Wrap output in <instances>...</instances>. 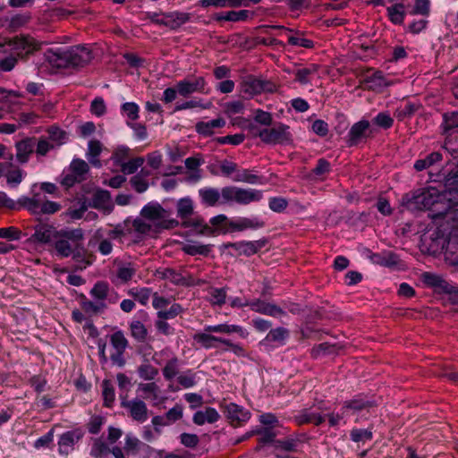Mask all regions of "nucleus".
<instances>
[{"instance_id": "a19ab883", "label": "nucleus", "mask_w": 458, "mask_h": 458, "mask_svg": "<svg viewBox=\"0 0 458 458\" xmlns=\"http://www.w3.org/2000/svg\"><path fill=\"white\" fill-rule=\"evenodd\" d=\"M369 123L368 121L362 120L352 125L350 131V138L352 143L363 136L365 131L368 130Z\"/></svg>"}, {"instance_id": "c9c22d12", "label": "nucleus", "mask_w": 458, "mask_h": 458, "mask_svg": "<svg viewBox=\"0 0 458 458\" xmlns=\"http://www.w3.org/2000/svg\"><path fill=\"white\" fill-rule=\"evenodd\" d=\"M249 16H250V12L247 10L230 11V12L219 13L216 17V20L227 21H245Z\"/></svg>"}, {"instance_id": "b1692460", "label": "nucleus", "mask_w": 458, "mask_h": 458, "mask_svg": "<svg viewBox=\"0 0 458 458\" xmlns=\"http://www.w3.org/2000/svg\"><path fill=\"white\" fill-rule=\"evenodd\" d=\"M249 307L253 311L273 317H279L283 314V310L277 306L261 301H250Z\"/></svg>"}, {"instance_id": "09e8293b", "label": "nucleus", "mask_w": 458, "mask_h": 458, "mask_svg": "<svg viewBox=\"0 0 458 458\" xmlns=\"http://www.w3.org/2000/svg\"><path fill=\"white\" fill-rule=\"evenodd\" d=\"M48 134H49V140L55 146H60V145L64 144L67 140L66 133L57 127H51L48 130Z\"/></svg>"}, {"instance_id": "680f3d73", "label": "nucleus", "mask_w": 458, "mask_h": 458, "mask_svg": "<svg viewBox=\"0 0 458 458\" xmlns=\"http://www.w3.org/2000/svg\"><path fill=\"white\" fill-rule=\"evenodd\" d=\"M106 307L105 302L84 301L81 303L82 310L89 314H94L103 310Z\"/></svg>"}, {"instance_id": "13d9d810", "label": "nucleus", "mask_w": 458, "mask_h": 458, "mask_svg": "<svg viewBox=\"0 0 458 458\" xmlns=\"http://www.w3.org/2000/svg\"><path fill=\"white\" fill-rule=\"evenodd\" d=\"M129 156V148L127 147L122 146L117 148L113 156L112 159L114 163V165L117 167H120L128 158Z\"/></svg>"}, {"instance_id": "ea45409f", "label": "nucleus", "mask_w": 458, "mask_h": 458, "mask_svg": "<svg viewBox=\"0 0 458 458\" xmlns=\"http://www.w3.org/2000/svg\"><path fill=\"white\" fill-rule=\"evenodd\" d=\"M251 227H253V222L246 217H236L228 222L229 232L243 231Z\"/></svg>"}, {"instance_id": "7ed1b4c3", "label": "nucleus", "mask_w": 458, "mask_h": 458, "mask_svg": "<svg viewBox=\"0 0 458 458\" xmlns=\"http://www.w3.org/2000/svg\"><path fill=\"white\" fill-rule=\"evenodd\" d=\"M33 233L24 242L25 248L30 252L41 251L46 245L53 243L55 237L58 235L78 236V232H58L54 225L48 223H38L33 227Z\"/></svg>"}, {"instance_id": "f257e3e1", "label": "nucleus", "mask_w": 458, "mask_h": 458, "mask_svg": "<svg viewBox=\"0 0 458 458\" xmlns=\"http://www.w3.org/2000/svg\"><path fill=\"white\" fill-rule=\"evenodd\" d=\"M413 201L419 208L430 210L433 218L445 216L450 223L451 238L458 235L454 228L456 225L458 226V209H453L458 204V191H440L435 187H428L415 194Z\"/></svg>"}, {"instance_id": "c03bdc74", "label": "nucleus", "mask_w": 458, "mask_h": 458, "mask_svg": "<svg viewBox=\"0 0 458 458\" xmlns=\"http://www.w3.org/2000/svg\"><path fill=\"white\" fill-rule=\"evenodd\" d=\"M288 335V332L286 329L283 327H277L276 329L270 330L267 334L266 340L268 342L275 343L276 345H281L284 344V341Z\"/></svg>"}, {"instance_id": "cd10ccee", "label": "nucleus", "mask_w": 458, "mask_h": 458, "mask_svg": "<svg viewBox=\"0 0 458 458\" xmlns=\"http://www.w3.org/2000/svg\"><path fill=\"white\" fill-rule=\"evenodd\" d=\"M211 245L208 244H202L199 242L195 241H187L183 246L182 250L191 256L195 255H202V256H208L209 252L211 251Z\"/></svg>"}, {"instance_id": "a211bd4d", "label": "nucleus", "mask_w": 458, "mask_h": 458, "mask_svg": "<svg viewBox=\"0 0 458 458\" xmlns=\"http://www.w3.org/2000/svg\"><path fill=\"white\" fill-rule=\"evenodd\" d=\"M90 295L98 302L108 301L109 302L114 303L118 300L116 293H110L109 286L105 282H98L91 289Z\"/></svg>"}, {"instance_id": "9b49d317", "label": "nucleus", "mask_w": 458, "mask_h": 458, "mask_svg": "<svg viewBox=\"0 0 458 458\" xmlns=\"http://www.w3.org/2000/svg\"><path fill=\"white\" fill-rule=\"evenodd\" d=\"M241 92L248 97H253L262 92H273L276 86L267 81L259 80L253 76L243 78L240 85Z\"/></svg>"}, {"instance_id": "3c124183", "label": "nucleus", "mask_w": 458, "mask_h": 458, "mask_svg": "<svg viewBox=\"0 0 458 458\" xmlns=\"http://www.w3.org/2000/svg\"><path fill=\"white\" fill-rule=\"evenodd\" d=\"M102 390L105 404L108 407L112 405L114 401V389L109 380H104L102 383Z\"/></svg>"}, {"instance_id": "e2e57ef3", "label": "nucleus", "mask_w": 458, "mask_h": 458, "mask_svg": "<svg viewBox=\"0 0 458 458\" xmlns=\"http://www.w3.org/2000/svg\"><path fill=\"white\" fill-rule=\"evenodd\" d=\"M430 2L429 0H414V6L411 10V14L428 15L429 13Z\"/></svg>"}, {"instance_id": "f3484780", "label": "nucleus", "mask_w": 458, "mask_h": 458, "mask_svg": "<svg viewBox=\"0 0 458 458\" xmlns=\"http://www.w3.org/2000/svg\"><path fill=\"white\" fill-rule=\"evenodd\" d=\"M227 418L234 425H241L247 422L250 418V412L248 410L235 403H229L225 408Z\"/></svg>"}, {"instance_id": "bb28decb", "label": "nucleus", "mask_w": 458, "mask_h": 458, "mask_svg": "<svg viewBox=\"0 0 458 458\" xmlns=\"http://www.w3.org/2000/svg\"><path fill=\"white\" fill-rule=\"evenodd\" d=\"M219 419V414L216 409L208 407L202 411H198L193 415V421L197 425H203L205 423H214Z\"/></svg>"}, {"instance_id": "393cba45", "label": "nucleus", "mask_w": 458, "mask_h": 458, "mask_svg": "<svg viewBox=\"0 0 458 458\" xmlns=\"http://www.w3.org/2000/svg\"><path fill=\"white\" fill-rule=\"evenodd\" d=\"M124 235V232L122 226H116L107 232L108 239L102 240L98 245V250L103 255H108L112 252L113 245L109 240H115Z\"/></svg>"}, {"instance_id": "ddd939ff", "label": "nucleus", "mask_w": 458, "mask_h": 458, "mask_svg": "<svg viewBox=\"0 0 458 458\" xmlns=\"http://www.w3.org/2000/svg\"><path fill=\"white\" fill-rule=\"evenodd\" d=\"M1 45L5 46L17 57L30 54L38 48V44L31 38H15Z\"/></svg>"}, {"instance_id": "4be33fe9", "label": "nucleus", "mask_w": 458, "mask_h": 458, "mask_svg": "<svg viewBox=\"0 0 458 458\" xmlns=\"http://www.w3.org/2000/svg\"><path fill=\"white\" fill-rule=\"evenodd\" d=\"M210 332L205 331L194 335V340L204 348H216L219 344H228V340L212 335Z\"/></svg>"}, {"instance_id": "49530a36", "label": "nucleus", "mask_w": 458, "mask_h": 458, "mask_svg": "<svg viewBox=\"0 0 458 458\" xmlns=\"http://www.w3.org/2000/svg\"><path fill=\"white\" fill-rule=\"evenodd\" d=\"M139 106L134 102H126L122 106V114L131 121H135L139 117Z\"/></svg>"}, {"instance_id": "6e6d98bb", "label": "nucleus", "mask_w": 458, "mask_h": 458, "mask_svg": "<svg viewBox=\"0 0 458 458\" xmlns=\"http://www.w3.org/2000/svg\"><path fill=\"white\" fill-rule=\"evenodd\" d=\"M1 47L3 52L8 53L9 55L0 62V69L5 72L11 71L15 66L17 56L9 51L5 46L1 45Z\"/></svg>"}, {"instance_id": "412c9836", "label": "nucleus", "mask_w": 458, "mask_h": 458, "mask_svg": "<svg viewBox=\"0 0 458 458\" xmlns=\"http://www.w3.org/2000/svg\"><path fill=\"white\" fill-rule=\"evenodd\" d=\"M205 331L212 332V333H221V334H226V335L236 333L242 338H246L248 336L247 330L238 325L219 324V325L208 326L205 327Z\"/></svg>"}, {"instance_id": "de8ad7c7", "label": "nucleus", "mask_w": 458, "mask_h": 458, "mask_svg": "<svg viewBox=\"0 0 458 458\" xmlns=\"http://www.w3.org/2000/svg\"><path fill=\"white\" fill-rule=\"evenodd\" d=\"M108 454V446L101 439H95L92 444L90 454L94 458H104Z\"/></svg>"}, {"instance_id": "5701e85b", "label": "nucleus", "mask_w": 458, "mask_h": 458, "mask_svg": "<svg viewBox=\"0 0 458 458\" xmlns=\"http://www.w3.org/2000/svg\"><path fill=\"white\" fill-rule=\"evenodd\" d=\"M193 212V203L192 200L189 198L181 199L177 203V213L178 216L183 220V223L187 226H191L193 218H190L191 215Z\"/></svg>"}, {"instance_id": "aec40b11", "label": "nucleus", "mask_w": 458, "mask_h": 458, "mask_svg": "<svg viewBox=\"0 0 458 458\" xmlns=\"http://www.w3.org/2000/svg\"><path fill=\"white\" fill-rule=\"evenodd\" d=\"M123 406L129 409L131 417L140 422H143L148 419L147 406L143 401L132 400L130 402H123Z\"/></svg>"}, {"instance_id": "e433bc0d", "label": "nucleus", "mask_w": 458, "mask_h": 458, "mask_svg": "<svg viewBox=\"0 0 458 458\" xmlns=\"http://www.w3.org/2000/svg\"><path fill=\"white\" fill-rule=\"evenodd\" d=\"M102 151V145L98 140H90L88 145L87 157L89 161L95 166H99L100 163L98 157Z\"/></svg>"}, {"instance_id": "7c9ffc66", "label": "nucleus", "mask_w": 458, "mask_h": 458, "mask_svg": "<svg viewBox=\"0 0 458 458\" xmlns=\"http://www.w3.org/2000/svg\"><path fill=\"white\" fill-rule=\"evenodd\" d=\"M93 204L96 208L110 212L113 209L111 195L107 191H98L94 194Z\"/></svg>"}, {"instance_id": "dca6fc26", "label": "nucleus", "mask_w": 458, "mask_h": 458, "mask_svg": "<svg viewBox=\"0 0 458 458\" xmlns=\"http://www.w3.org/2000/svg\"><path fill=\"white\" fill-rule=\"evenodd\" d=\"M125 226L127 228V231L129 232H135L138 233V236L142 235H149L152 236L158 233L159 231L157 229H154V225L150 224L148 221L145 220L144 218L140 217L134 219L132 222L126 221Z\"/></svg>"}, {"instance_id": "052dcab7", "label": "nucleus", "mask_w": 458, "mask_h": 458, "mask_svg": "<svg viewBox=\"0 0 458 458\" xmlns=\"http://www.w3.org/2000/svg\"><path fill=\"white\" fill-rule=\"evenodd\" d=\"M31 152L32 147L29 142L21 141L17 144V158L20 162H26Z\"/></svg>"}, {"instance_id": "774afa93", "label": "nucleus", "mask_w": 458, "mask_h": 458, "mask_svg": "<svg viewBox=\"0 0 458 458\" xmlns=\"http://www.w3.org/2000/svg\"><path fill=\"white\" fill-rule=\"evenodd\" d=\"M444 130L448 131L452 129L458 127V113L444 115Z\"/></svg>"}, {"instance_id": "338daca9", "label": "nucleus", "mask_w": 458, "mask_h": 458, "mask_svg": "<svg viewBox=\"0 0 458 458\" xmlns=\"http://www.w3.org/2000/svg\"><path fill=\"white\" fill-rule=\"evenodd\" d=\"M76 182H80L76 175L71 171V168L68 167L62 174L61 183L66 188L72 187Z\"/></svg>"}, {"instance_id": "5fc2aeb1", "label": "nucleus", "mask_w": 458, "mask_h": 458, "mask_svg": "<svg viewBox=\"0 0 458 458\" xmlns=\"http://www.w3.org/2000/svg\"><path fill=\"white\" fill-rule=\"evenodd\" d=\"M6 177L7 183L11 187H16L20 184L24 177V173L21 169L10 170L6 173H4Z\"/></svg>"}, {"instance_id": "c756f323", "label": "nucleus", "mask_w": 458, "mask_h": 458, "mask_svg": "<svg viewBox=\"0 0 458 458\" xmlns=\"http://www.w3.org/2000/svg\"><path fill=\"white\" fill-rule=\"evenodd\" d=\"M225 124L223 118H216L208 122H199L196 124V130L199 134L208 136L214 133L216 129L222 128Z\"/></svg>"}, {"instance_id": "f704fd0d", "label": "nucleus", "mask_w": 458, "mask_h": 458, "mask_svg": "<svg viewBox=\"0 0 458 458\" xmlns=\"http://www.w3.org/2000/svg\"><path fill=\"white\" fill-rule=\"evenodd\" d=\"M390 21L394 24H402L405 17V6L403 4H395L387 8Z\"/></svg>"}, {"instance_id": "8fccbe9b", "label": "nucleus", "mask_w": 458, "mask_h": 458, "mask_svg": "<svg viewBox=\"0 0 458 458\" xmlns=\"http://www.w3.org/2000/svg\"><path fill=\"white\" fill-rule=\"evenodd\" d=\"M111 344L115 352H123L127 347V340L122 332H115L111 336Z\"/></svg>"}, {"instance_id": "0e129e2a", "label": "nucleus", "mask_w": 458, "mask_h": 458, "mask_svg": "<svg viewBox=\"0 0 458 458\" xmlns=\"http://www.w3.org/2000/svg\"><path fill=\"white\" fill-rule=\"evenodd\" d=\"M138 373L144 380H152L157 375V369L152 365L142 364L139 368Z\"/></svg>"}, {"instance_id": "4c0bfd02", "label": "nucleus", "mask_w": 458, "mask_h": 458, "mask_svg": "<svg viewBox=\"0 0 458 458\" xmlns=\"http://www.w3.org/2000/svg\"><path fill=\"white\" fill-rule=\"evenodd\" d=\"M232 180L234 182H242L250 184L259 183V177L246 169L239 170L236 168L235 173L232 176Z\"/></svg>"}, {"instance_id": "2f4dec72", "label": "nucleus", "mask_w": 458, "mask_h": 458, "mask_svg": "<svg viewBox=\"0 0 458 458\" xmlns=\"http://www.w3.org/2000/svg\"><path fill=\"white\" fill-rule=\"evenodd\" d=\"M366 83L373 90H381L391 84L381 72H374L368 75L366 77Z\"/></svg>"}, {"instance_id": "79ce46f5", "label": "nucleus", "mask_w": 458, "mask_h": 458, "mask_svg": "<svg viewBox=\"0 0 458 458\" xmlns=\"http://www.w3.org/2000/svg\"><path fill=\"white\" fill-rule=\"evenodd\" d=\"M149 172L147 171L145 168L141 170L140 174H137L133 176L131 180L132 187L138 191V192H144L148 188V181L142 176L144 174L145 176L149 175Z\"/></svg>"}, {"instance_id": "2eb2a0df", "label": "nucleus", "mask_w": 458, "mask_h": 458, "mask_svg": "<svg viewBox=\"0 0 458 458\" xmlns=\"http://www.w3.org/2000/svg\"><path fill=\"white\" fill-rule=\"evenodd\" d=\"M206 81L203 77H196L180 81L176 84L178 94L186 97L194 92H205Z\"/></svg>"}, {"instance_id": "58836bf2", "label": "nucleus", "mask_w": 458, "mask_h": 458, "mask_svg": "<svg viewBox=\"0 0 458 458\" xmlns=\"http://www.w3.org/2000/svg\"><path fill=\"white\" fill-rule=\"evenodd\" d=\"M80 182L85 179L88 173V164L81 159H74L69 166Z\"/></svg>"}, {"instance_id": "20e7f679", "label": "nucleus", "mask_w": 458, "mask_h": 458, "mask_svg": "<svg viewBox=\"0 0 458 458\" xmlns=\"http://www.w3.org/2000/svg\"><path fill=\"white\" fill-rule=\"evenodd\" d=\"M38 184L32 186V197H21L19 204L33 215H51L60 209V205L55 201L46 200L44 196L37 192Z\"/></svg>"}, {"instance_id": "603ef678", "label": "nucleus", "mask_w": 458, "mask_h": 458, "mask_svg": "<svg viewBox=\"0 0 458 458\" xmlns=\"http://www.w3.org/2000/svg\"><path fill=\"white\" fill-rule=\"evenodd\" d=\"M143 162L144 160L141 157L133 158L125 161L119 168L123 174H131L136 172L142 165Z\"/></svg>"}, {"instance_id": "bf43d9fd", "label": "nucleus", "mask_w": 458, "mask_h": 458, "mask_svg": "<svg viewBox=\"0 0 458 458\" xmlns=\"http://www.w3.org/2000/svg\"><path fill=\"white\" fill-rule=\"evenodd\" d=\"M131 331L132 336L138 341H143L147 336V329L140 321H132Z\"/></svg>"}, {"instance_id": "f03ea898", "label": "nucleus", "mask_w": 458, "mask_h": 458, "mask_svg": "<svg viewBox=\"0 0 458 458\" xmlns=\"http://www.w3.org/2000/svg\"><path fill=\"white\" fill-rule=\"evenodd\" d=\"M47 59L56 66L66 63L72 65H83L92 59V54L86 46L58 47L47 51Z\"/></svg>"}, {"instance_id": "864d4df0", "label": "nucleus", "mask_w": 458, "mask_h": 458, "mask_svg": "<svg viewBox=\"0 0 458 458\" xmlns=\"http://www.w3.org/2000/svg\"><path fill=\"white\" fill-rule=\"evenodd\" d=\"M129 294L143 305L147 304L150 298V291L148 288H131Z\"/></svg>"}, {"instance_id": "6ab92c4d", "label": "nucleus", "mask_w": 458, "mask_h": 458, "mask_svg": "<svg viewBox=\"0 0 458 458\" xmlns=\"http://www.w3.org/2000/svg\"><path fill=\"white\" fill-rule=\"evenodd\" d=\"M199 195L201 202L206 206L214 207L225 204V202L222 201V190L219 191L216 188L205 187L199 190Z\"/></svg>"}, {"instance_id": "39448f33", "label": "nucleus", "mask_w": 458, "mask_h": 458, "mask_svg": "<svg viewBox=\"0 0 458 458\" xmlns=\"http://www.w3.org/2000/svg\"><path fill=\"white\" fill-rule=\"evenodd\" d=\"M140 216L158 231L169 229L177 225V222L170 218L169 213L157 202H149L145 205L140 211Z\"/></svg>"}, {"instance_id": "423d86ee", "label": "nucleus", "mask_w": 458, "mask_h": 458, "mask_svg": "<svg viewBox=\"0 0 458 458\" xmlns=\"http://www.w3.org/2000/svg\"><path fill=\"white\" fill-rule=\"evenodd\" d=\"M143 447L145 449L146 455L151 457H160L162 454V451L156 450L148 445H144L140 442V440L135 437L131 433H128L124 438V452L118 446H115L112 449V454L114 458H126L127 455H135L139 453L140 448Z\"/></svg>"}, {"instance_id": "0eeeda50", "label": "nucleus", "mask_w": 458, "mask_h": 458, "mask_svg": "<svg viewBox=\"0 0 458 458\" xmlns=\"http://www.w3.org/2000/svg\"><path fill=\"white\" fill-rule=\"evenodd\" d=\"M148 19L159 26H165L170 30H177L189 21L191 14L185 12L174 11L168 13H148Z\"/></svg>"}, {"instance_id": "4468645a", "label": "nucleus", "mask_w": 458, "mask_h": 458, "mask_svg": "<svg viewBox=\"0 0 458 458\" xmlns=\"http://www.w3.org/2000/svg\"><path fill=\"white\" fill-rule=\"evenodd\" d=\"M82 437L83 431L78 428L63 433L58 439V452L61 454H70Z\"/></svg>"}, {"instance_id": "37998d69", "label": "nucleus", "mask_w": 458, "mask_h": 458, "mask_svg": "<svg viewBox=\"0 0 458 458\" xmlns=\"http://www.w3.org/2000/svg\"><path fill=\"white\" fill-rule=\"evenodd\" d=\"M136 273V267L133 264L128 263L119 267L117 270V277L122 282L131 280Z\"/></svg>"}, {"instance_id": "1a4fd4ad", "label": "nucleus", "mask_w": 458, "mask_h": 458, "mask_svg": "<svg viewBox=\"0 0 458 458\" xmlns=\"http://www.w3.org/2000/svg\"><path fill=\"white\" fill-rule=\"evenodd\" d=\"M228 222L229 220L226 216L218 215L210 219V223L214 226V229L205 224L201 218L193 219L191 225L194 230L200 234H209L214 232L225 233L229 232Z\"/></svg>"}, {"instance_id": "f8f14e48", "label": "nucleus", "mask_w": 458, "mask_h": 458, "mask_svg": "<svg viewBox=\"0 0 458 458\" xmlns=\"http://www.w3.org/2000/svg\"><path fill=\"white\" fill-rule=\"evenodd\" d=\"M369 405L368 402L361 399H354L346 403L340 413H332L328 415V422L332 427H339L346 423V417L357 411L362 410Z\"/></svg>"}, {"instance_id": "a878e982", "label": "nucleus", "mask_w": 458, "mask_h": 458, "mask_svg": "<svg viewBox=\"0 0 458 458\" xmlns=\"http://www.w3.org/2000/svg\"><path fill=\"white\" fill-rule=\"evenodd\" d=\"M423 282L437 290L443 292H449L450 286L448 283L439 275L434 273H424L422 275Z\"/></svg>"}, {"instance_id": "a18cd8bd", "label": "nucleus", "mask_w": 458, "mask_h": 458, "mask_svg": "<svg viewBox=\"0 0 458 458\" xmlns=\"http://www.w3.org/2000/svg\"><path fill=\"white\" fill-rule=\"evenodd\" d=\"M239 187L228 186L222 189V201L225 203L239 202Z\"/></svg>"}, {"instance_id": "72a5a7b5", "label": "nucleus", "mask_w": 458, "mask_h": 458, "mask_svg": "<svg viewBox=\"0 0 458 458\" xmlns=\"http://www.w3.org/2000/svg\"><path fill=\"white\" fill-rule=\"evenodd\" d=\"M239 202L241 205H247L251 202H256L261 199L262 192L255 189H242L239 188Z\"/></svg>"}, {"instance_id": "473e14b6", "label": "nucleus", "mask_w": 458, "mask_h": 458, "mask_svg": "<svg viewBox=\"0 0 458 458\" xmlns=\"http://www.w3.org/2000/svg\"><path fill=\"white\" fill-rule=\"evenodd\" d=\"M242 4L243 0H199L197 4L201 7L236 8L241 7Z\"/></svg>"}, {"instance_id": "c85d7f7f", "label": "nucleus", "mask_w": 458, "mask_h": 458, "mask_svg": "<svg viewBox=\"0 0 458 458\" xmlns=\"http://www.w3.org/2000/svg\"><path fill=\"white\" fill-rule=\"evenodd\" d=\"M138 391L145 399H151L155 404L160 403L159 387L156 383H141L138 386Z\"/></svg>"}, {"instance_id": "69168bd1", "label": "nucleus", "mask_w": 458, "mask_h": 458, "mask_svg": "<svg viewBox=\"0 0 458 458\" xmlns=\"http://www.w3.org/2000/svg\"><path fill=\"white\" fill-rule=\"evenodd\" d=\"M177 381L183 388H190L192 387L197 382L196 375L188 371L181 374L178 377Z\"/></svg>"}, {"instance_id": "6e6552de", "label": "nucleus", "mask_w": 458, "mask_h": 458, "mask_svg": "<svg viewBox=\"0 0 458 458\" xmlns=\"http://www.w3.org/2000/svg\"><path fill=\"white\" fill-rule=\"evenodd\" d=\"M58 232H68V233H75L78 232V236L72 235H58V237H55L52 245L54 246L55 251L58 255L62 257H69L73 251L79 247L80 242L83 238V232L80 228L76 229H61Z\"/></svg>"}, {"instance_id": "4d7b16f0", "label": "nucleus", "mask_w": 458, "mask_h": 458, "mask_svg": "<svg viewBox=\"0 0 458 458\" xmlns=\"http://www.w3.org/2000/svg\"><path fill=\"white\" fill-rule=\"evenodd\" d=\"M288 43L292 46L301 47L305 48H311L313 42L300 34H293L288 36Z\"/></svg>"}, {"instance_id": "9d476101", "label": "nucleus", "mask_w": 458, "mask_h": 458, "mask_svg": "<svg viewBox=\"0 0 458 458\" xmlns=\"http://www.w3.org/2000/svg\"><path fill=\"white\" fill-rule=\"evenodd\" d=\"M259 136L263 142L267 144H284L291 140L289 127L284 124L262 129L259 132Z\"/></svg>"}]
</instances>
